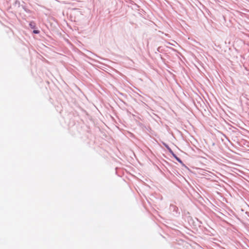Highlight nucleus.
I'll return each mask as SVG.
<instances>
[{
	"instance_id": "nucleus-1",
	"label": "nucleus",
	"mask_w": 249,
	"mask_h": 249,
	"mask_svg": "<svg viewBox=\"0 0 249 249\" xmlns=\"http://www.w3.org/2000/svg\"><path fill=\"white\" fill-rule=\"evenodd\" d=\"M162 144L166 148L169 152L172 154L173 157L179 162L180 163L182 166H184L187 168V167L183 163L181 160L174 153L173 150L170 148V147L168 146L167 144L165 143L164 142H162Z\"/></svg>"
},
{
	"instance_id": "nucleus-2",
	"label": "nucleus",
	"mask_w": 249,
	"mask_h": 249,
	"mask_svg": "<svg viewBox=\"0 0 249 249\" xmlns=\"http://www.w3.org/2000/svg\"><path fill=\"white\" fill-rule=\"evenodd\" d=\"M170 209L171 211H172L173 212L175 213L174 214H176V215H178L180 213V212H178V208L176 206H175L173 204L170 205Z\"/></svg>"
},
{
	"instance_id": "nucleus-3",
	"label": "nucleus",
	"mask_w": 249,
	"mask_h": 249,
	"mask_svg": "<svg viewBox=\"0 0 249 249\" xmlns=\"http://www.w3.org/2000/svg\"><path fill=\"white\" fill-rule=\"evenodd\" d=\"M39 31H38V30H34V31H33V33H34V34H38V33H39Z\"/></svg>"
},
{
	"instance_id": "nucleus-4",
	"label": "nucleus",
	"mask_w": 249,
	"mask_h": 249,
	"mask_svg": "<svg viewBox=\"0 0 249 249\" xmlns=\"http://www.w3.org/2000/svg\"><path fill=\"white\" fill-rule=\"evenodd\" d=\"M33 22H31V23H30V26H31L32 28H34L35 27V26H33V25H32V24H33Z\"/></svg>"
},
{
	"instance_id": "nucleus-5",
	"label": "nucleus",
	"mask_w": 249,
	"mask_h": 249,
	"mask_svg": "<svg viewBox=\"0 0 249 249\" xmlns=\"http://www.w3.org/2000/svg\"><path fill=\"white\" fill-rule=\"evenodd\" d=\"M160 49H161V47H158V49H157V51L158 52H160Z\"/></svg>"
},
{
	"instance_id": "nucleus-6",
	"label": "nucleus",
	"mask_w": 249,
	"mask_h": 249,
	"mask_svg": "<svg viewBox=\"0 0 249 249\" xmlns=\"http://www.w3.org/2000/svg\"><path fill=\"white\" fill-rule=\"evenodd\" d=\"M110 69H111L113 71H115V70L111 67V66H109Z\"/></svg>"
},
{
	"instance_id": "nucleus-7",
	"label": "nucleus",
	"mask_w": 249,
	"mask_h": 249,
	"mask_svg": "<svg viewBox=\"0 0 249 249\" xmlns=\"http://www.w3.org/2000/svg\"><path fill=\"white\" fill-rule=\"evenodd\" d=\"M110 117L111 118V119H112V120H114V118H113L112 116H111L110 115Z\"/></svg>"
}]
</instances>
